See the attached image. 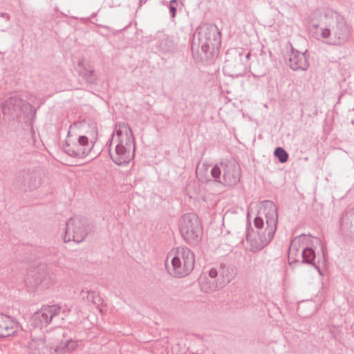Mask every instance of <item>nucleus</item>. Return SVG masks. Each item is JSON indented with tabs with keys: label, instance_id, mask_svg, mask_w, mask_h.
I'll return each instance as SVG.
<instances>
[{
	"label": "nucleus",
	"instance_id": "29",
	"mask_svg": "<svg viewBox=\"0 0 354 354\" xmlns=\"http://www.w3.org/2000/svg\"><path fill=\"white\" fill-rule=\"evenodd\" d=\"M220 277L219 269L212 268L209 271V277L212 280L217 279Z\"/></svg>",
	"mask_w": 354,
	"mask_h": 354
},
{
	"label": "nucleus",
	"instance_id": "9",
	"mask_svg": "<svg viewBox=\"0 0 354 354\" xmlns=\"http://www.w3.org/2000/svg\"><path fill=\"white\" fill-rule=\"evenodd\" d=\"M1 111L4 117L9 120L18 119L22 114H30L34 116L36 109L30 103L26 102L17 95L10 97L2 104Z\"/></svg>",
	"mask_w": 354,
	"mask_h": 354
},
{
	"label": "nucleus",
	"instance_id": "21",
	"mask_svg": "<svg viewBox=\"0 0 354 354\" xmlns=\"http://www.w3.org/2000/svg\"><path fill=\"white\" fill-rule=\"evenodd\" d=\"M199 283L201 290L206 293L214 292L223 288L218 279L212 280L211 279L207 277L205 275L201 277Z\"/></svg>",
	"mask_w": 354,
	"mask_h": 354
},
{
	"label": "nucleus",
	"instance_id": "19",
	"mask_svg": "<svg viewBox=\"0 0 354 354\" xmlns=\"http://www.w3.org/2000/svg\"><path fill=\"white\" fill-rule=\"evenodd\" d=\"M219 272L220 277L218 279L223 287L235 277L236 270L232 266L221 264L219 267Z\"/></svg>",
	"mask_w": 354,
	"mask_h": 354
},
{
	"label": "nucleus",
	"instance_id": "6",
	"mask_svg": "<svg viewBox=\"0 0 354 354\" xmlns=\"http://www.w3.org/2000/svg\"><path fill=\"white\" fill-rule=\"evenodd\" d=\"M210 174L215 182L230 187L239 182L241 169L234 160H225L215 165L212 168Z\"/></svg>",
	"mask_w": 354,
	"mask_h": 354
},
{
	"label": "nucleus",
	"instance_id": "25",
	"mask_svg": "<svg viewBox=\"0 0 354 354\" xmlns=\"http://www.w3.org/2000/svg\"><path fill=\"white\" fill-rule=\"evenodd\" d=\"M196 176L198 180L203 183L211 181L208 177V165L203 164L200 169H197Z\"/></svg>",
	"mask_w": 354,
	"mask_h": 354
},
{
	"label": "nucleus",
	"instance_id": "22",
	"mask_svg": "<svg viewBox=\"0 0 354 354\" xmlns=\"http://www.w3.org/2000/svg\"><path fill=\"white\" fill-rule=\"evenodd\" d=\"M164 37L160 41L158 44L159 50L163 53L169 52L174 46V42L169 37H166L162 32H158L156 37L160 39L161 37Z\"/></svg>",
	"mask_w": 354,
	"mask_h": 354
},
{
	"label": "nucleus",
	"instance_id": "18",
	"mask_svg": "<svg viewBox=\"0 0 354 354\" xmlns=\"http://www.w3.org/2000/svg\"><path fill=\"white\" fill-rule=\"evenodd\" d=\"M322 260L321 261L320 259H318L317 261H316V254L315 250L311 248H305L302 250L301 252V263L312 265L317 270L320 274H322L320 270V266L321 263L324 264L326 261V256L324 250L322 251Z\"/></svg>",
	"mask_w": 354,
	"mask_h": 354
},
{
	"label": "nucleus",
	"instance_id": "1",
	"mask_svg": "<svg viewBox=\"0 0 354 354\" xmlns=\"http://www.w3.org/2000/svg\"><path fill=\"white\" fill-rule=\"evenodd\" d=\"M263 213L266 218V227L264 226L263 219L261 216H256L254 224L257 229V234L252 238L249 228H247L246 239L250 242V250L257 252L266 247L273 239L278 223V212L276 205L271 201L262 202Z\"/></svg>",
	"mask_w": 354,
	"mask_h": 354
},
{
	"label": "nucleus",
	"instance_id": "2",
	"mask_svg": "<svg viewBox=\"0 0 354 354\" xmlns=\"http://www.w3.org/2000/svg\"><path fill=\"white\" fill-rule=\"evenodd\" d=\"M113 136H116L118 143L115 152L110 153V156L116 165H125L134 157L135 139L133 131L127 123L119 122L115 124Z\"/></svg>",
	"mask_w": 354,
	"mask_h": 354
},
{
	"label": "nucleus",
	"instance_id": "10",
	"mask_svg": "<svg viewBox=\"0 0 354 354\" xmlns=\"http://www.w3.org/2000/svg\"><path fill=\"white\" fill-rule=\"evenodd\" d=\"M88 234V221L86 218L75 216L70 218L64 230V241L65 243L73 241L80 243Z\"/></svg>",
	"mask_w": 354,
	"mask_h": 354
},
{
	"label": "nucleus",
	"instance_id": "20",
	"mask_svg": "<svg viewBox=\"0 0 354 354\" xmlns=\"http://www.w3.org/2000/svg\"><path fill=\"white\" fill-rule=\"evenodd\" d=\"M342 230L354 236V209L346 212L340 219Z\"/></svg>",
	"mask_w": 354,
	"mask_h": 354
},
{
	"label": "nucleus",
	"instance_id": "26",
	"mask_svg": "<svg viewBox=\"0 0 354 354\" xmlns=\"http://www.w3.org/2000/svg\"><path fill=\"white\" fill-rule=\"evenodd\" d=\"M274 156L278 158L279 161L281 163L286 162L288 159V153L282 147H278L274 149Z\"/></svg>",
	"mask_w": 354,
	"mask_h": 354
},
{
	"label": "nucleus",
	"instance_id": "8",
	"mask_svg": "<svg viewBox=\"0 0 354 354\" xmlns=\"http://www.w3.org/2000/svg\"><path fill=\"white\" fill-rule=\"evenodd\" d=\"M180 232L189 244L196 245L202 239L203 227L198 216L194 213L184 214L180 220Z\"/></svg>",
	"mask_w": 354,
	"mask_h": 354
},
{
	"label": "nucleus",
	"instance_id": "11",
	"mask_svg": "<svg viewBox=\"0 0 354 354\" xmlns=\"http://www.w3.org/2000/svg\"><path fill=\"white\" fill-rule=\"evenodd\" d=\"M223 70L231 77H237L245 73L247 64L243 61L242 49L233 48L227 50Z\"/></svg>",
	"mask_w": 354,
	"mask_h": 354
},
{
	"label": "nucleus",
	"instance_id": "16",
	"mask_svg": "<svg viewBox=\"0 0 354 354\" xmlns=\"http://www.w3.org/2000/svg\"><path fill=\"white\" fill-rule=\"evenodd\" d=\"M17 322L10 316L0 314V337H8L17 333Z\"/></svg>",
	"mask_w": 354,
	"mask_h": 354
},
{
	"label": "nucleus",
	"instance_id": "30",
	"mask_svg": "<svg viewBox=\"0 0 354 354\" xmlns=\"http://www.w3.org/2000/svg\"><path fill=\"white\" fill-rule=\"evenodd\" d=\"M0 17L5 19L6 21H9L10 20V15L8 14V13H6V12H1L0 13Z\"/></svg>",
	"mask_w": 354,
	"mask_h": 354
},
{
	"label": "nucleus",
	"instance_id": "4",
	"mask_svg": "<svg viewBox=\"0 0 354 354\" xmlns=\"http://www.w3.org/2000/svg\"><path fill=\"white\" fill-rule=\"evenodd\" d=\"M169 257H171V264L166 263V268L171 275L181 278L187 276L193 270L195 257L188 248L177 247L169 252L167 261Z\"/></svg>",
	"mask_w": 354,
	"mask_h": 354
},
{
	"label": "nucleus",
	"instance_id": "13",
	"mask_svg": "<svg viewBox=\"0 0 354 354\" xmlns=\"http://www.w3.org/2000/svg\"><path fill=\"white\" fill-rule=\"evenodd\" d=\"M26 283L31 288L45 290L55 283V279L53 274L49 273L46 266H41L28 274Z\"/></svg>",
	"mask_w": 354,
	"mask_h": 354
},
{
	"label": "nucleus",
	"instance_id": "31",
	"mask_svg": "<svg viewBox=\"0 0 354 354\" xmlns=\"http://www.w3.org/2000/svg\"><path fill=\"white\" fill-rule=\"evenodd\" d=\"M250 53H248L247 54L245 55H243V61L247 64L248 62V60L249 59V57H250Z\"/></svg>",
	"mask_w": 354,
	"mask_h": 354
},
{
	"label": "nucleus",
	"instance_id": "33",
	"mask_svg": "<svg viewBox=\"0 0 354 354\" xmlns=\"http://www.w3.org/2000/svg\"><path fill=\"white\" fill-rule=\"evenodd\" d=\"M315 29L318 30L319 26L317 24L313 25Z\"/></svg>",
	"mask_w": 354,
	"mask_h": 354
},
{
	"label": "nucleus",
	"instance_id": "17",
	"mask_svg": "<svg viewBox=\"0 0 354 354\" xmlns=\"http://www.w3.org/2000/svg\"><path fill=\"white\" fill-rule=\"evenodd\" d=\"M79 75L88 84H95L97 80L94 68L84 59H80L77 66Z\"/></svg>",
	"mask_w": 354,
	"mask_h": 354
},
{
	"label": "nucleus",
	"instance_id": "7",
	"mask_svg": "<svg viewBox=\"0 0 354 354\" xmlns=\"http://www.w3.org/2000/svg\"><path fill=\"white\" fill-rule=\"evenodd\" d=\"M317 39H325L324 42L331 46H342L349 38V30L346 22L341 19L337 20L328 28H321L317 32Z\"/></svg>",
	"mask_w": 354,
	"mask_h": 354
},
{
	"label": "nucleus",
	"instance_id": "24",
	"mask_svg": "<svg viewBox=\"0 0 354 354\" xmlns=\"http://www.w3.org/2000/svg\"><path fill=\"white\" fill-rule=\"evenodd\" d=\"M304 239V235H301L299 236L295 237L290 242V248H289V259H290L293 255H297V253L299 252V243Z\"/></svg>",
	"mask_w": 354,
	"mask_h": 354
},
{
	"label": "nucleus",
	"instance_id": "27",
	"mask_svg": "<svg viewBox=\"0 0 354 354\" xmlns=\"http://www.w3.org/2000/svg\"><path fill=\"white\" fill-rule=\"evenodd\" d=\"M178 0H171L169 2V12L172 18H174L176 17V7L178 5L177 3Z\"/></svg>",
	"mask_w": 354,
	"mask_h": 354
},
{
	"label": "nucleus",
	"instance_id": "15",
	"mask_svg": "<svg viewBox=\"0 0 354 354\" xmlns=\"http://www.w3.org/2000/svg\"><path fill=\"white\" fill-rule=\"evenodd\" d=\"M306 53L307 50L304 53H300L292 48L288 59L290 68L293 71H306L309 66L306 58Z\"/></svg>",
	"mask_w": 354,
	"mask_h": 354
},
{
	"label": "nucleus",
	"instance_id": "32",
	"mask_svg": "<svg viewBox=\"0 0 354 354\" xmlns=\"http://www.w3.org/2000/svg\"><path fill=\"white\" fill-rule=\"evenodd\" d=\"M30 96H31V95H30V94H29L28 95H26V99H27L28 100H31Z\"/></svg>",
	"mask_w": 354,
	"mask_h": 354
},
{
	"label": "nucleus",
	"instance_id": "3",
	"mask_svg": "<svg viewBox=\"0 0 354 354\" xmlns=\"http://www.w3.org/2000/svg\"><path fill=\"white\" fill-rule=\"evenodd\" d=\"M221 44V32L216 26L205 24L195 32L192 50L201 48L207 58H212L218 51Z\"/></svg>",
	"mask_w": 354,
	"mask_h": 354
},
{
	"label": "nucleus",
	"instance_id": "23",
	"mask_svg": "<svg viewBox=\"0 0 354 354\" xmlns=\"http://www.w3.org/2000/svg\"><path fill=\"white\" fill-rule=\"evenodd\" d=\"M80 295L84 300L91 302L96 306H99L102 302V298L94 291L82 290Z\"/></svg>",
	"mask_w": 354,
	"mask_h": 354
},
{
	"label": "nucleus",
	"instance_id": "12",
	"mask_svg": "<svg viewBox=\"0 0 354 354\" xmlns=\"http://www.w3.org/2000/svg\"><path fill=\"white\" fill-rule=\"evenodd\" d=\"M15 183L25 191L35 190L42 183V171L39 168L21 170L17 173Z\"/></svg>",
	"mask_w": 354,
	"mask_h": 354
},
{
	"label": "nucleus",
	"instance_id": "28",
	"mask_svg": "<svg viewBox=\"0 0 354 354\" xmlns=\"http://www.w3.org/2000/svg\"><path fill=\"white\" fill-rule=\"evenodd\" d=\"M77 346V342L70 340V341H67L64 348L67 352H71V351H73L74 350H75Z\"/></svg>",
	"mask_w": 354,
	"mask_h": 354
},
{
	"label": "nucleus",
	"instance_id": "5",
	"mask_svg": "<svg viewBox=\"0 0 354 354\" xmlns=\"http://www.w3.org/2000/svg\"><path fill=\"white\" fill-rule=\"evenodd\" d=\"M83 124L80 122H73L69 127L64 151L71 156L82 158L91 152L93 142L88 137L81 134V127Z\"/></svg>",
	"mask_w": 354,
	"mask_h": 354
},
{
	"label": "nucleus",
	"instance_id": "14",
	"mask_svg": "<svg viewBox=\"0 0 354 354\" xmlns=\"http://www.w3.org/2000/svg\"><path fill=\"white\" fill-rule=\"evenodd\" d=\"M61 309L59 304L44 306L32 315V319L37 326H46L59 314Z\"/></svg>",
	"mask_w": 354,
	"mask_h": 354
}]
</instances>
